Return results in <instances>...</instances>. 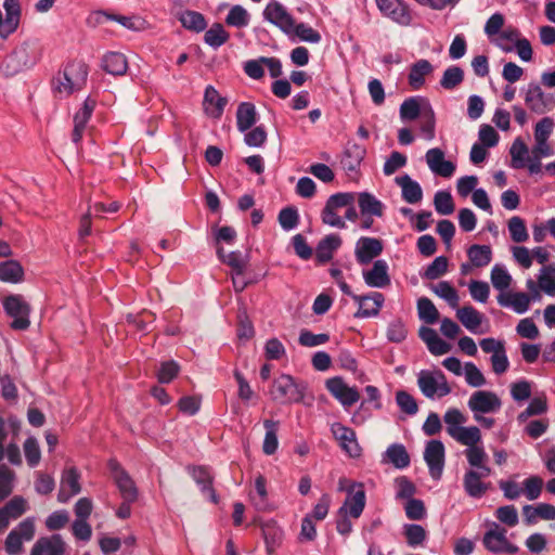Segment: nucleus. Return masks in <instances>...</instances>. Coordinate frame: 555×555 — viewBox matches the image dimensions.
Masks as SVG:
<instances>
[{
  "label": "nucleus",
  "instance_id": "obj_1",
  "mask_svg": "<svg viewBox=\"0 0 555 555\" xmlns=\"http://www.w3.org/2000/svg\"><path fill=\"white\" fill-rule=\"evenodd\" d=\"M88 66L82 61H73L65 65L52 80V90L59 98H67L81 90L87 82Z\"/></svg>",
  "mask_w": 555,
  "mask_h": 555
},
{
  "label": "nucleus",
  "instance_id": "obj_2",
  "mask_svg": "<svg viewBox=\"0 0 555 555\" xmlns=\"http://www.w3.org/2000/svg\"><path fill=\"white\" fill-rule=\"evenodd\" d=\"M307 390L305 382H296L293 376L282 374L273 380L270 393L274 401L283 404L299 403Z\"/></svg>",
  "mask_w": 555,
  "mask_h": 555
},
{
  "label": "nucleus",
  "instance_id": "obj_3",
  "mask_svg": "<svg viewBox=\"0 0 555 555\" xmlns=\"http://www.w3.org/2000/svg\"><path fill=\"white\" fill-rule=\"evenodd\" d=\"M337 284L345 295L350 296L358 302L359 309L354 313V318L364 319L378 315L385 301V297L382 293L373 292L369 295L361 296L353 294L350 286L344 280H339Z\"/></svg>",
  "mask_w": 555,
  "mask_h": 555
},
{
  "label": "nucleus",
  "instance_id": "obj_4",
  "mask_svg": "<svg viewBox=\"0 0 555 555\" xmlns=\"http://www.w3.org/2000/svg\"><path fill=\"white\" fill-rule=\"evenodd\" d=\"M37 57L28 43H23L14 49L1 63L0 70L7 77H13L18 73L33 67Z\"/></svg>",
  "mask_w": 555,
  "mask_h": 555
},
{
  "label": "nucleus",
  "instance_id": "obj_5",
  "mask_svg": "<svg viewBox=\"0 0 555 555\" xmlns=\"http://www.w3.org/2000/svg\"><path fill=\"white\" fill-rule=\"evenodd\" d=\"M417 385L422 393L429 399L442 398L452 391L444 373L440 370H422L417 375Z\"/></svg>",
  "mask_w": 555,
  "mask_h": 555
},
{
  "label": "nucleus",
  "instance_id": "obj_6",
  "mask_svg": "<svg viewBox=\"0 0 555 555\" xmlns=\"http://www.w3.org/2000/svg\"><path fill=\"white\" fill-rule=\"evenodd\" d=\"M5 313L13 318L11 327L17 331H25L29 327L30 307L21 295H10L3 300Z\"/></svg>",
  "mask_w": 555,
  "mask_h": 555
},
{
  "label": "nucleus",
  "instance_id": "obj_7",
  "mask_svg": "<svg viewBox=\"0 0 555 555\" xmlns=\"http://www.w3.org/2000/svg\"><path fill=\"white\" fill-rule=\"evenodd\" d=\"M506 532V529L493 524L483 535L485 547L491 553L516 554L519 547L507 540Z\"/></svg>",
  "mask_w": 555,
  "mask_h": 555
},
{
  "label": "nucleus",
  "instance_id": "obj_8",
  "mask_svg": "<svg viewBox=\"0 0 555 555\" xmlns=\"http://www.w3.org/2000/svg\"><path fill=\"white\" fill-rule=\"evenodd\" d=\"M325 387L328 392L345 408L348 409L360 399L356 387H350L343 377L335 376L326 379Z\"/></svg>",
  "mask_w": 555,
  "mask_h": 555
},
{
  "label": "nucleus",
  "instance_id": "obj_9",
  "mask_svg": "<svg viewBox=\"0 0 555 555\" xmlns=\"http://www.w3.org/2000/svg\"><path fill=\"white\" fill-rule=\"evenodd\" d=\"M525 103L532 113L542 115L553 108L555 99L544 93L537 82H530L525 93Z\"/></svg>",
  "mask_w": 555,
  "mask_h": 555
},
{
  "label": "nucleus",
  "instance_id": "obj_10",
  "mask_svg": "<svg viewBox=\"0 0 555 555\" xmlns=\"http://www.w3.org/2000/svg\"><path fill=\"white\" fill-rule=\"evenodd\" d=\"M263 18L276 26L285 34H291L294 29V18L287 10L275 0H271L262 12Z\"/></svg>",
  "mask_w": 555,
  "mask_h": 555
},
{
  "label": "nucleus",
  "instance_id": "obj_11",
  "mask_svg": "<svg viewBox=\"0 0 555 555\" xmlns=\"http://www.w3.org/2000/svg\"><path fill=\"white\" fill-rule=\"evenodd\" d=\"M382 14L392 22L408 26L412 22V15L406 3L402 0H375Z\"/></svg>",
  "mask_w": 555,
  "mask_h": 555
},
{
  "label": "nucleus",
  "instance_id": "obj_12",
  "mask_svg": "<svg viewBox=\"0 0 555 555\" xmlns=\"http://www.w3.org/2000/svg\"><path fill=\"white\" fill-rule=\"evenodd\" d=\"M467 405L473 414L495 413L502 406V401L495 392L477 390L468 399Z\"/></svg>",
  "mask_w": 555,
  "mask_h": 555
},
{
  "label": "nucleus",
  "instance_id": "obj_13",
  "mask_svg": "<svg viewBox=\"0 0 555 555\" xmlns=\"http://www.w3.org/2000/svg\"><path fill=\"white\" fill-rule=\"evenodd\" d=\"M424 460L428 466L429 474L435 481H438L444 467V446L440 440H430L424 451Z\"/></svg>",
  "mask_w": 555,
  "mask_h": 555
},
{
  "label": "nucleus",
  "instance_id": "obj_14",
  "mask_svg": "<svg viewBox=\"0 0 555 555\" xmlns=\"http://www.w3.org/2000/svg\"><path fill=\"white\" fill-rule=\"evenodd\" d=\"M331 433L338 441L340 448L350 456L358 457L361 455V447L358 443L356 431L343 425L341 423H334L331 426Z\"/></svg>",
  "mask_w": 555,
  "mask_h": 555
},
{
  "label": "nucleus",
  "instance_id": "obj_15",
  "mask_svg": "<svg viewBox=\"0 0 555 555\" xmlns=\"http://www.w3.org/2000/svg\"><path fill=\"white\" fill-rule=\"evenodd\" d=\"M383 251V242L376 237L362 236L356 243L354 256L360 264H367Z\"/></svg>",
  "mask_w": 555,
  "mask_h": 555
},
{
  "label": "nucleus",
  "instance_id": "obj_16",
  "mask_svg": "<svg viewBox=\"0 0 555 555\" xmlns=\"http://www.w3.org/2000/svg\"><path fill=\"white\" fill-rule=\"evenodd\" d=\"M426 163L433 173L442 178H450L455 171V164L444 158V152L439 147L430 149L425 155Z\"/></svg>",
  "mask_w": 555,
  "mask_h": 555
},
{
  "label": "nucleus",
  "instance_id": "obj_17",
  "mask_svg": "<svg viewBox=\"0 0 555 555\" xmlns=\"http://www.w3.org/2000/svg\"><path fill=\"white\" fill-rule=\"evenodd\" d=\"M67 545L61 534L39 538L31 547L30 555H65Z\"/></svg>",
  "mask_w": 555,
  "mask_h": 555
},
{
  "label": "nucleus",
  "instance_id": "obj_18",
  "mask_svg": "<svg viewBox=\"0 0 555 555\" xmlns=\"http://www.w3.org/2000/svg\"><path fill=\"white\" fill-rule=\"evenodd\" d=\"M95 100L88 96L83 101L81 108L74 115L72 140L75 144H78L81 141L86 127L95 108Z\"/></svg>",
  "mask_w": 555,
  "mask_h": 555
},
{
  "label": "nucleus",
  "instance_id": "obj_19",
  "mask_svg": "<svg viewBox=\"0 0 555 555\" xmlns=\"http://www.w3.org/2000/svg\"><path fill=\"white\" fill-rule=\"evenodd\" d=\"M227 103V98L221 96L214 86L209 85L206 87L203 106L207 116L219 119L223 114Z\"/></svg>",
  "mask_w": 555,
  "mask_h": 555
},
{
  "label": "nucleus",
  "instance_id": "obj_20",
  "mask_svg": "<svg viewBox=\"0 0 555 555\" xmlns=\"http://www.w3.org/2000/svg\"><path fill=\"white\" fill-rule=\"evenodd\" d=\"M3 9L5 17L2 28H0V36L7 38L18 28L22 15L21 2L20 0H4Z\"/></svg>",
  "mask_w": 555,
  "mask_h": 555
},
{
  "label": "nucleus",
  "instance_id": "obj_21",
  "mask_svg": "<svg viewBox=\"0 0 555 555\" xmlns=\"http://www.w3.org/2000/svg\"><path fill=\"white\" fill-rule=\"evenodd\" d=\"M350 491L344 504L338 509L339 515H348L351 518H359L365 507L366 496L362 489L353 491V488H349Z\"/></svg>",
  "mask_w": 555,
  "mask_h": 555
},
{
  "label": "nucleus",
  "instance_id": "obj_22",
  "mask_svg": "<svg viewBox=\"0 0 555 555\" xmlns=\"http://www.w3.org/2000/svg\"><path fill=\"white\" fill-rule=\"evenodd\" d=\"M363 279L367 286L383 288L390 284L388 264L385 260H376L371 270L363 272Z\"/></svg>",
  "mask_w": 555,
  "mask_h": 555
},
{
  "label": "nucleus",
  "instance_id": "obj_23",
  "mask_svg": "<svg viewBox=\"0 0 555 555\" xmlns=\"http://www.w3.org/2000/svg\"><path fill=\"white\" fill-rule=\"evenodd\" d=\"M501 307L512 308L516 313L524 314L529 310L531 296L527 293H501L496 297Z\"/></svg>",
  "mask_w": 555,
  "mask_h": 555
},
{
  "label": "nucleus",
  "instance_id": "obj_24",
  "mask_svg": "<svg viewBox=\"0 0 555 555\" xmlns=\"http://www.w3.org/2000/svg\"><path fill=\"white\" fill-rule=\"evenodd\" d=\"M413 489L414 488H402L397 496L406 499L403 505L406 517L411 520H421L426 516V508L423 501L411 498L414 493Z\"/></svg>",
  "mask_w": 555,
  "mask_h": 555
},
{
  "label": "nucleus",
  "instance_id": "obj_25",
  "mask_svg": "<svg viewBox=\"0 0 555 555\" xmlns=\"http://www.w3.org/2000/svg\"><path fill=\"white\" fill-rule=\"evenodd\" d=\"M366 154L363 145L356 142H348L341 159L343 168L348 172L357 171Z\"/></svg>",
  "mask_w": 555,
  "mask_h": 555
},
{
  "label": "nucleus",
  "instance_id": "obj_26",
  "mask_svg": "<svg viewBox=\"0 0 555 555\" xmlns=\"http://www.w3.org/2000/svg\"><path fill=\"white\" fill-rule=\"evenodd\" d=\"M434 72V66L428 60L421 59L410 66L408 75L409 86L413 90H420L425 85V77Z\"/></svg>",
  "mask_w": 555,
  "mask_h": 555
},
{
  "label": "nucleus",
  "instance_id": "obj_27",
  "mask_svg": "<svg viewBox=\"0 0 555 555\" xmlns=\"http://www.w3.org/2000/svg\"><path fill=\"white\" fill-rule=\"evenodd\" d=\"M341 245V237L332 233L323 237L317 245L315 259L319 263H326L333 258V254Z\"/></svg>",
  "mask_w": 555,
  "mask_h": 555
},
{
  "label": "nucleus",
  "instance_id": "obj_28",
  "mask_svg": "<svg viewBox=\"0 0 555 555\" xmlns=\"http://www.w3.org/2000/svg\"><path fill=\"white\" fill-rule=\"evenodd\" d=\"M396 183L401 188L402 198L409 204H416L423 198V190L417 181L409 175L396 178Z\"/></svg>",
  "mask_w": 555,
  "mask_h": 555
},
{
  "label": "nucleus",
  "instance_id": "obj_29",
  "mask_svg": "<svg viewBox=\"0 0 555 555\" xmlns=\"http://www.w3.org/2000/svg\"><path fill=\"white\" fill-rule=\"evenodd\" d=\"M248 500L250 504L260 512L272 511L278 505L273 495L269 493L268 488H250L248 491Z\"/></svg>",
  "mask_w": 555,
  "mask_h": 555
},
{
  "label": "nucleus",
  "instance_id": "obj_30",
  "mask_svg": "<svg viewBox=\"0 0 555 555\" xmlns=\"http://www.w3.org/2000/svg\"><path fill=\"white\" fill-rule=\"evenodd\" d=\"M8 437V431L5 429L4 420L0 416V462L7 456L9 462L12 465L20 466L22 464V455L20 451V447L11 442L4 448V442Z\"/></svg>",
  "mask_w": 555,
  "mask_h": 555
},
{
  "label": "nucleus",
  "instance_id": "obj_31",
  "mask_svg": "<svg viewBox=\"0 0 555 555\" xmlns=\"http://www.w3.org/2000/svg\"><path fill=\"white\" fill-rule=\"evenodd\" d=\"M257 122L256 106L250 102H242L236 109V127L238 131L246 132Z\"/></svg>",
  "mask_w": 555,
  "mask_h": 555
},
{
  "label": "nucleus",
  "instance_id": "obj_32",
  "mask_svg": "<svg viewBox=\"0 0 555 555\" xmlns=\"http://www.w3.org/2000/svg\"><path fill=\"white\" fill-rule=\"evenodd\" d=\"M102 68L113 76H122L127 73L128 62L119 52H108L102 59Z\"/></svg>",
  "mask_w": 555,
  "mask_h": 555
},
{
  "label": "nucleus",
  "instance_id": "obj_33",
  "mask_svg": "<svg viewBox=\"0 0 555 555\" xmlns=\"http://www.w3.org/2000/svg\"><path fill=\"white\" fill-rule=\"evenodd\" d=\"M383 461L403 469L410 465V455L402 443H392L385 451Z\"/></svg>",
  "mask_w": 555,
  "mask_h": 555
},
{
  "label": "nucleus",
  "instance_id": "obj_34",
  "mask_svg": "<svg viewBox=\"0 0 555 555\" xmlns=\"http://www.w3.org/2000/svg\"><path fill=\"white\" fill-rule=\"evenodd\" d=\"M102 18L115 21L118 24L122 25L124 27H126L127 29H130V30H138L140 28L138 26V23H141L140 18L129 17V16H124V15H118V14H109V13L102 12V11H98V12L93 13L87 20V23L89 25L94 26L99 23H102Z\"/></svg>",
  "mask_w": 555,
  "mask_h": 555
},
{
  "label": "nucleus",
  "instance_id": "obj_35",
  "mask_svg": "<svg viewBox=\"0 0 555 555\" xmlns=\"http://www.w3.org/2000/svg\"><path fill=\"white\" fill-rule=\"evenodd\" d=\"M520 38V31L513 26H508L491 38V42L500 48L503 52L509 53L514 51V44Z\"/></svg>",
  "mask_w": 555,
  "mask_h": 555
},
{
  "label": "nucleus",
  "instance_id": "obj_36",
  "mask_svg": "<svg viewBox=\"0 0 555 555\" xmlns=\"http://www.w3.org/2000/svg\"><path fill=\"white\" fill-rule=\"evenodd\" d=\"M358 204L362 216L382 217L384 214V204L369 192L359 193Z\"/></svg>",
  "mask_w": 555,
  "mask_h": 555
},
{
  "label": "nucleus",
  "instance_id": "obj_37",
  "mask_svg": "<svg viewBox=\"0 0 555 555\" xmlns=\"http://www.w3.org/2000/svg\"><path fill=\"white\" fill-rule=\"evenodd\" d=\"M178 20L185 29L194 33H202L207 28L205 16L197 11L185 10L179 14Z\"/></svg>",
  "mask_w": 555,
  "mask_h": 555
},
{
  "label": "nucleus",
  "instance_id": "obj_38",
  "mask_svg": "<svg viewBox=\"0 0 555 555\" xmlns=\"http://www.w3.org/2000/svg\"><path fill=\"white\" fill-rule=\"evenodd\" d=\"M460 322L472 333H476L482 323V314L472 306H464L456 310Z\"/></svg>",
  "mask_w": 555,
  "mask_h": 555
},
{
  "label": "nucleus",
  "instance_id": "obj_39",
  "mask_svg": "<svg viewBox=\"0 0 555 555\" xmlns=\"http://www.w3.org/2000/svg\"><path fill=\"white\" fill-rule=\"evenodd\" d=\"M467 257L472 266L482 268L492 260V249L489 245L473 244L467 249Z\"/></svg>",
  "mask_w": 555,
  "mask_h": 555
},
{
  "label": "nucleus",
  "instance_id": "obj_40",
  "mask_svg": "<svg viewBox=\"0 0 555 555\" xmlns=\"http://www.w3.org/2000/svg\"><path fill=\"white\" fill-rule=\"evenodd\" d=\"M229 39L230 34L220 23H214L204 35V42L215 50L227 43Z\"/></svg>",
  "mask_w": 555,
  "mask_h": 555
},
{
  "label": "nucleus",
  "instance_id": "obj_41",
  "mask_svg": "<svg viewBox=\"0 0 555 555\" xmlns=\"http://www.w3.org/2000/svg\"><path fill=\"white\" fill-rule=\"evenodd\" d=\"M263 427L266 429V435L263 439L262 450L264 454L272 455L276 452L279 447V422L272 420H264Z\"/></svg>",
  "mask_w": 555,
  "mask_h": 555
},
{
  "label": "nucleus",
  "instance_id": "obj_42",
  "mask_svg": "<svg viewBox=\"0 0 555 555\" xmlns=\"http://www.w3.org/2000/svg\"><path fill=\"white\" fill-rule=\"evenodd\" d=\"M528 146L522 141L521 138H516L509 149L511 154V167L514 169H521L526 167V162L529 160L528 157Z\"/></svg>",
  "mask_w": 555,
  "mask_h": 555
},
{
  "label": "nucleus",
  "instance_id": "obj_43",
  "mask_svg": "<svg viewBox=\"0 0 555 555\" xmlns=\"http://www.w3.org/2000/svg\"><path fill=\"white\" fill-rule=\"evenodd\" d=\"M24 270L16 260L0 262V280L7 283H18L23 280Z\"/></svg>",
  "mask_w": 555,
  "mask_h": 555
},
{
  "label": "nucleus",
  "instance_id": "obj_44",
  "mask_svg": "<svg viewBox=\"0 0 555 555\" xmlns=\"http://www.w3.org/2000/svg\"><path fill=\"white\" fill-rule=\"evenodd\" d=\"M224 22L230 27L242 29L249 25L250 14L243 5L235 4L229 10Z\"/></svg>",
  "mask_w": 555,
  "mask_h": 555
},
{
  "label": "nucleus",
  "instance_id": "obj_45",
  "mask_svg": "<svg viewBox=\"0 0 555 555\" xmlns=\"http://www.w3.org/2000/svg\"><path fill=\"white\" fill-rule=\"evenodd\" d=\"M450 437L463 446L474 447L481 439L480 430L476 426L461 427L459 430H450Z\"/></svg>",
  "mask_w": 555,
  "mask_h": 555
},
{
  "label": "nucleus",
  "instance_id": "obj_46",
  "mask_svg": "<svg viewBox=\"0 0 555 555\" xmlns=\"http://www.w3.org/2000/svg\"><path fill=\"white\" fill-rule=\"evenodd\" d=\"M464 80V70L456 65L449 66L442 74L440 86L444 90H453Z\"/></svg>",
  "mask_w": 555,
  "mask_h": 555
},
{
  "label": "nucleus",
  "instance_id": "obj_47",
  "mask_svg": "<svg viewBox=\"0 0 555 555\" xmlns=\"http://www.w3.org/2000/svg\"><path fill=\"white\" fill-rule=\"evenodd\" d=\"M547 411V402L544 396L534 397L529 402L528 406L518 414L517 420L519 423L526 422L531 416L542 415Z\"/></svg>",
  "mask_w": 555,
  "mask_h": 555
},
{
  "label": "nucleus",
  "instance_id": "obj_48",
  "mask_svg": "<svg viewBox=\"0 0 555 555\" xmlns=\"http://www.w3.org/2000/svg\"><path fill=\"white\" fill-rule=\"evenodd\" d=\"M491 283L493 287L501 293H504L507 288H509L512 283V276L505 269L503 264H494L491 274H490Z\"/></svg>",
  "mask_w": 555,
  "mask_h": 555
},
{
  "label": "nucleus",
  "instance_id": "obj_49",
  "mask_svg": "<svg viewBox=\"0 0 555 555\" xmlns=\"http://www.w3.org/2000/svg\"><path fill=\"white\" fill-rule=\"evenodd\" d=\"M403 534L408 545L411 547L422 545L427 538L426 530L417 524H405L403 526Z\"/></svg>",
  "mask_w": 555,
  "mask_h": 555
},
{
  "label": "nucleus",
  "instance_id": "obj_50",
  "mask_svg": "<svg viewBox=\"0 0 555 555\" xmlns=\"http://www.w3.org/2000/svg\"><path fill=\"white\" fill-rule=\"evenodd\" d=\"M418 318L428 324H435L439 319V312L433 301L427 297L417 300Z\"/></svg>",
  "mask_w": 555,
  "mask_h": 555
},
{
  "label": "nucleus",
  "instance_id": "obj_51",
  "mask_svg": "<svg viewBox=\"0 0 555 555\" xmlns=\"http://www.w3.org/2000/svg\"><path fill=\"white\" fill-rule=\"evenodd\" d=\"M434 293L444 299L450 307L459 306L460 297L456 289L447 281H441L433 287Z\"/></svg>",
  "mask_w": 555,
  "mask_h": 555
},
{
  "label": "nucleus",
  "instance_id": "obj_52",
  "mask_svg": "<svg viewBox=\"0 0 555 555\" xmlns=\"http://www.w3.org/2000/svg\"><path fill=\"white\" fill-rule=\"evenodd\" d=\"M26 463L29 467L38 466L41 460V451L38 440L35 437H28L23 444Z\"/></svg>",
  "mask_w": 555,
  "mask_h": 555
},
{
  "label": "nucleus",
  "instance_id": "obj_53",
  "mask_svg": "<svg viewBox=\"0 0 555 555\" xmlns=\"http://www.w3.org/2000/svg\"><path fill=\"white\" fill-rule=\"evenodd\" d=\"M281 228L285 231L295 229L299 223V214L296 207L287 206L280 210L278 216Z\"/></svg>",
  "mask_w": 555,
  "mask_h": 555
},
{
  "label": "nucleus",
  "instance_id": "obj_54",
  "mask_svg": "<svg viewBox=\"0 0 555 555\" xmlns=\"http://www.w3.org/2000/svg\"><path fill=\"white\" fill-rule=\"evenodd\" d=\"M448 270V258L444 256H439L434 259V261L427 266L425 271L421 274L423 279L427 280H436L443 275Z\"/></svg>",
  "mask_w": 555,
  "mask_h": 555
},
{
  "label": "nucleus",
  "instance_id": "obj_55",
  "mask_svg": "<svg viewBox=\"0 0 555 555\" xmlns=\"http://www.w3.org/2000/svg\"><path fill=\"white\" fill-rule=\"evenodd\" d=\"M423 112L417 98H409L400 105V118L402 120H414L421 117Z\"/></svg>",
  "mask_w": 555,
  "mask_h": 555
},
{
  "label": "nucleus",
  "instance_id": "obj_56",
  "mask_svg": "<svg viewBox=\"0 0 555 555\" xmlns=\"http://www.w3.org/2000/svg\"><path fill=\"white\" fill-rule=\"evenodd\" d=\"M435 209L438 214L447 216L454 211V203L450 192L438 191L434 197Z\"/></svg>",
  "mask_w": 555,
  "mask_h": 555
},
{
  "label": "nucleus",
  "instance_id": "obj_57",
  "mask_svg": "<svg viewBox=\"0 0 555 555\" xmlns=\"http://www.w3.org/2000/svg\"><path fill=\"white\" fill-rule=\"evenodd\" d=\"M408 336V328L401 319L392 320L386 331V337L389 341L400 344Z\"/></svg>",
  "mask_w": 555,
  "mask_h": 555
},
{
  "label": "nucleus",
  "instance_id": "obj_58",
  "mask_svg": "<svg viewBox=\"0 0 555 555\" xmlns=\"http://www.w3.org/2000/svg\"><path fill=\"white\" fill-rule=\"evenodd\" d=\"M508 231L511 238L515 243H524L529 237L525 221L518 216L512 217L508 220Z\"/></svg>",
  "mask_w": 555,
  "mask_h": 555
},
{
  "label": "nucleus",
  "instance_id": "obj_59",
  "mask_svg": "<svg viewBox=\"0 0 555 555\" xmlns=\"http://www.w3.org/2000/svg\"><path fill=\"white\" fill-rule=\"evenodd\" d=\"M553 273H555V268L545 266L541 269L538 278L541 289L548 296H555V278L552 276Z\"/></svg>",
  "mask_w": 555,
  "mask_h": 555
},
{
  "label": "nucleus",
  "instance_id": "obj_60",
  "mask_svg": "<svg viewBox=\"0 0 555 555\" xmlns=\"http://www.w3.org/2000/svg\"><path fill=\"white\" fill-rule=\"evenodd\" d=\"M179 371L180 366L176 361L162 362L157 371V379L160 384H168L179 374Z\"/></svg>",
  "mask_w": 555,
  "mask_h": 555
},
{
  "label": "nucleus",
  "instance_id": "obj_61",
  "mask_svg": "<svg viewBox=\"0 0 555 555\" xmlns=\"http://www.w3.org/2000/svg\"><path fill=\"white\" fill-rule=\"evenodd\" d=\"M292 33H295V35L305 42L319 43L321 41L320 33L305 23H299L297 25L294 23V29Z\"/></svg>",
  "mask_w": 555,
  "mask_h": 555
},
{
  "label": "nucleus",
  "instance_id": "obj_62",
  "mask_svg": "<svg viewBox=\"0 0 555 555\" xmlns=\"http://www.w3.org/2000/svg\"><path fill=\"white\" fill-rule=\"evenodd\" d=\"M396 402L400 410L409 415H414L418 411L416 400L404 390L397 391Z\"/></svg>",
  "mask_w": 555,
  "mask_h": 555
},
{
  "label": "nucleus",
  "instance_id": "obj_63",
  "mask_svg": "<svg viewBox=\"0 0 555 555\" xmlns=\"http://www.w3.org/2000/svg\"><path fill=\"white\" fill-rule=\"evenodd\" d=\"M469 294L474 300L485 304L490 294V287L487 282L472 280L468 284Z\"/></svg>",
  "mask_w": 555,
  "mask_h": 555
},
{
  "label": "nucleus",
  "instance_id": "obj_64",
  "mask_svg": "<svg viewBox=\"0 0 555 555\" xmlns=\"http://www.w3.org/2000/svg\"><path fill=\"white\" fill-rule=\"evenodd\" d=\"M464 371L465 380L469 386L477 388L486 385L482 372L473 362L465 363Z\"/></svg>",
  "mask_w": 555,
  "mask_h": 555
}]
</instances>
